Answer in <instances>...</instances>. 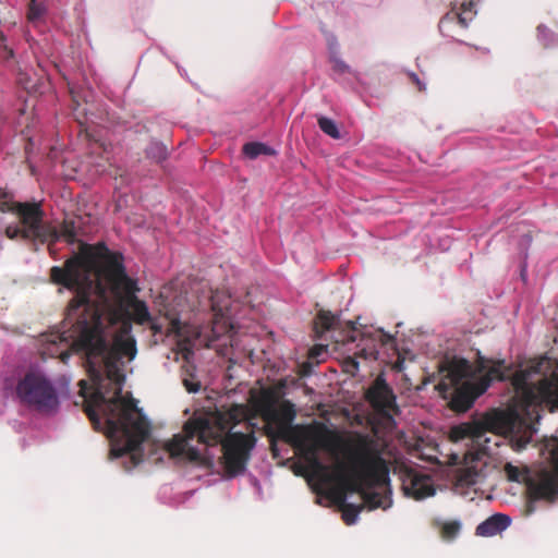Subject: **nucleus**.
<instances>
[{"label":"nucleus","mask_w":558,"mask_h":558,"mask_svg":"<svg viewBox=\"0 0 558 558\" xmlns=\"http://www.w3.org/2000/svg\"><path fill=\"white\" fill-rule=\"evenodd\" d=\"M16 399L29 409L53 414L60 407L61 392L54 383L40 372H29L15 388Z\"/></svg>","instance_id":"6e6552de"},{"label":"nucleus","mask_w":558,"mask_h":558,"mask_svg":"<svg viewBox=\"0 0 558 558\" xmlns=\"http://www.w3.org/2000/svg\"><path fill=\"white\" fill-rule=\"evenodd\" d=\"M403 490L415 500L432 497L436 493L432 478L424 474H409L403 481Z\"/></svg>","instance_id":"9b49d317"},{"label":"nucleus","mask_w":558,"mask_h":558,"mask_svg":"<svg viewBox=\"0 0 558 558\" xmlns=\"http://www.w3.org/2000/svg\"><path fill=\"white\" fill-rule=\"evenodd\" d=\"M51 278L75 295L61 327L41 336L45 353L54 354L59 345H66L85 354L92 385L81 380L82 395H92L95 409L88 414L97 426L102 424L97 411L102 415L110 458L122 459L131 471L144 460L146 442L147 457L154 462L168 457L204 469L205 473L191 478L206 486L243 474L256 439L253 430L234 432L231 420L243 416L244 408L197 414L171 439L149 441L150 422L129 392H122L128 365L137 354L130 315L140 324L150 319L147 305L135 298L136 281L126 275L122 256L99 258L84 252L64 268L53 267Z\"/></svg>","instance_id":"f257e3e1"},{"label":"nucleus","mask_w":558,"mask_h":558,"mask_svg":"<svg viewBox=\"0 0 558 558\" xmlns=\"http://www.w3.org/2000/svg\"><path fill=\"white\" fill-rule=\"evenodd\" d=\"M15 211L20 225H10L5 233L10 239L23 238L35 243H47L49 245L64 239L74 243L77 239L78 228L73 220H65L61 230L52 223L44 221V210L39 203H19Z\"/></svg>","instance_id":"39448f33"},{"label":"nucleus","mask_w":558,"mask_h":558,"mask_svg":"<svg viewBox=\"0 0 558 558\" xmlns=\"http://www.w3.org/2000/svg\"><path fill=\"white\" fill-rule=\"evenodd\" d=\"M318 323L325 331H332L331 337L336 342L354 343L361 335V339L355 345L357 349L356 353L367 360H377L380 347L392 342V337L381 329L359 332L355 323L351 320L347 322L345 325L341 327V330L338 331L336 327L340 325V319L330 312H322L318 315Z\"/></svg>","instance_id":"0eeeda50"},{"label":"nucleus","mask_w":558,"mask_h":558,"mask_svg":"<svg viewBox=\"0 0 558 558\" xmlns=\"http://www.w3.org/2000/svg\"><path fill=\"white\" fill-rule=\"evenodd\" d=\"M243 154L250 159H256L260 155H276V150L267 144L260 142H251L243 146Z\"/></svg>","instance_id":"a211bd4d"},{"label":"nucleus","mask_w":558,"mask_h":558,"mask_svg":"<svg viewBox=\"0 0 558 558\" xmlns=\"http://www.w3.org/2000/svg\"><path fill=\"white\" fill-rule=\"evenodd\" d=\"M187 329L189 327L182 325L179 320L172 322L171 331L179 337V343L182 349L190 353L195 340L199 337L201 333L199 331H193V336H189Z\"/></svg>","instance_id":"dca6fc26"},{"label":"nucleus","mask_w":558,"mask_h":558,"mask_svg":"<svg viewBox=\"0 0 558 558\" xmlns=\"http://www.w3.org/2000/svg\"><path fill=\"white\" fill-rule=\"evenodd\" d=\"M522 425V417L517 409L494 410L474 422L462 423L451 430L452 438L458 440L470 439L472 445L480 449H486L489 442L488 432L499 434H512Z\"/></svg>","instance_id":"423d86ee"},{"label":"nucleus","mask_w":558,"mask_h":558,"mask_svg":"<svg viewBox=\"0 0 558 558\" xmlns=\"http://www.w3.org/2000/svg\"><path fill=\"white\" fill-rule=\"evenodd\" d=\"M537 37L544 46L549 47L554 44L553 33L544 25L537 27Z\"/></svg>","instance_id":"4be33fe9"},{"label":"nucleus","mask_w":558,"mask_h":558,"mask_svg":"<svg viewBox=\"0 0 558 558\" xmlns=\"http://www.w3.org/2000/svg\"><path fill=\"white\" fill-rule=\"evenodd\" d=\"M318 125L325 134L335 140L340 138V131L335 120L322 116L318 118Z\"/></svg>","instance_id":"412c9836"},{"label":"nucleus","mask_w":558,"mask_h":558,"mask_svg":"<svg viewBox=\"0 0 558 558\" xmlns=\"http://www.w3.org/2000/svg\"><path fill=\"white\" fill-rule=\"evenodd\" d=\"M475 4L470 2H464L461 4V11L457 14L453 13H447L445 16L441 17L439 22V31L440 33L446 37H452L451 26L456 25V19H458V23L466 28L469 26V23L473 20V17L476 14V10L474 9Z\"/></svg>","instance_id":"ddd939ff"},{"label":"nucleus","mask_w":558,"mask_h":558,"mask_svg":"<svg viewBox=\"0 0 558 558\" xmlns=\"http://www.w3.org/2000/svg\"><path fill=\"white\" fill-rule=\"evenodd\" d=\"M196 492V488H186L183 482L165 484L158 490V500L171 507L184 505Z\"/></svg>","instance_id":"f8f14e48"},{"label":"nucleus","mask_w":558,"mask_h":558,"mask_svg":"<svg viewBox=\"0 0 558 558\" xmlns=\"http://www.w3.org/2000/svg\"><path fill=\"white\" fill-rule=\"evenodd\" d=\"M264 418L275 426L278 436L293 445L305 458L311 476L322 486L329 487L330 497L340 505L342 519L348 525L357 522L362 506L347 504L348 493L361 495L369 510H387L392 506L389 470L378 441L360 436L348 451V462L337 460L335 465L323 462L319 452L338 458L339 445L335 435L324 424L292 425L295 417L293 404L280 408L269 403L263 411Z\"/></svg>","instance_id":"f03ea898"},{"label":"nucleus","mask_w":558,"mask_h":558,"mask_svg":"<svg viewBox=\"0 0 558 558\" xmlns=\"http://www.w3.org/2000/svg\"><path fill=\"white\" fill-rule=\"evenodd\" d=\"M511 524V518L504 513H495L481 522L476 527V535L492 537L505 531Z\"/></svg>","instance_id":"4468645a"},{"label":"nucleus","mask_w":558,"mask_h":558,"mask_svg":"<svg viewBox=\"0 0 558 558\" xmlns=\"http://www.w3.org/2000/svg\"><path fill=\"white\" fill-rule=\"evenodd\" d=\"M253 483L258 488V490H260L259 482L255 477H253Z\"/></svg>","instance_id":"a878e982"},{"label":"nucleus","mask_w":558,"mask_h":558,"mask_svg":"<svg viewBox=\"0 0 558 558\" xmlns=\"http://www.w3.org/2000/svg\"><path fill=\"white\" fill-rule=\"evenodd\" d=\"M146 155L149 159L161 162L168 157V148L160 142H153L146 148Z\"/></svg>","instance_id":"aec40b11"},{"label":"nucleus","mask_w":558,"mask_h":558,"mask_svg":"<svg viewBox=\"0 0 558 558\" xmlns=\"http://www.w3.org/2000/svg\"><path fill=\"white\" fill-rule=\"evenodd\" d=\"M440 372L439 390L450 393L452 408L461 412L468 411L493 381L510 377L505 360L481 361L480 368L473 371L468 360L453 356L442 362Z\"/></svg>","instance_id":"7ed1b4c3"},{"label":"nucleus","mask_w":558,"mask_h":558,"mask_svg":"<svg viewBox=\"0 0 558 558\" xmlns=\"http://www.w3.org/2000/svg\"><path fill=\"white\" fill-rule=\"evenodd\" d=\"M542 363H543V362H541V363H539V365H538L537 367H535V368H534V372H535V373L541 372Z\"/></svg>","instance_id":"bb28decb"},{"label":"nucleus","mask_w":558,"mask_h":558,"mask_svg":"<svg viewBox=\"0 0 558 558\" xmlns=\"http://www.w3.org/2000/svg\"><path fill=\"white\" fill-rule=\"evenodd\" d=\"M435 526L440 530L442 538L447 541L454 539L462 530V522L460 519H445L436 517L434 519Z\"/></svg>","instance_id":"2eb2a0df"},{"label":"nucleus","mask_w":558,"mask_h":558,"mask_svg":"<svg viewBox=\"0 0 558 558\" xmlns=\"http://www.w3.org/2000/svg\"><path fill=\"white\" fill-rule=\"evenodd\" d=\"M412 77L416 82V84L418 85L420 89H425V84H423L420 81L418 76L415 73H412Z\"/></svg>","instance_id":"393cba45"},{"label":"nucleus","mask_w":558,"mask_h":558,"mask_svg":"<svg viewBox=\"0 0 558 558\" xmlns=\"http://www.w3.org/2000/svg\"><path fill=\"white\" fill-rule=\"evenodd\" d=\"M331 61L333 62V69L340 73L349 71V66L336 54H332Z\"/></svg>","instance_id":"5701e85b"},{"label":"nucleus","mask_w":558,"mask_h":558,"mask_svg":"<svg viewBox=\"0 0 558 558\" xmlns=\"http://www.w3.org/2000/svg\"><path fill=\"white\" fill-rule=\"evenodd\" d=\"M184 386L189 392H197L201 388L198 383H193L187 379L184 380Z\"/></svg>","instance_id":"b1692460"},{"label":"nucleus","mask_w":558,"mask_h":558,"mask_svg":"<svg viewBox=\"0 0 558 558\" xmlns=\"http://www.w3.org/2000/svg\"><path fill=\"white\" fill-rule=\"evenodd\" d=\"M47 13V7L44 3H38L36 0H31L27 11V20L35 26L44 22Z\"/></svg>","instance_id":"6ab92c4d"},{"label":"nucleus","mask_w":558,"mask_h":558,"mask_svg":"<svg viewBox=\"0 0 558 558\" xmlns=\"http://www.w3.org/2000/svg\"><path fill=\"white\" fill-rule=\"evenodd\" d=\"M210 302L214 313L211 330L215 338H220L233 329L231 298L225 292L217 291L211 295Z\"/></svg>","instance_id":"1a4fd4ad"},{"label":"nucleus","mask_w":558,"mask_h":558,"mask_svg":"<svg viewBox=\"0 0 558 558\" xmlns=\"http://www.w3.org/2000/svg\"><path fill=\"white\" fill-rule=\"evenodd\" d=\"M482 473L472 465H468L460 470L457 485L461 487H471L482 480Z\"/></svg>","instance_id":"f3484780"},{"label":"nucleus","mask_w":558,"mask_h":558,"mask_svg":"<svg viewBox=\"0 0 558 558\" xmlns=\"http://www.w3.org/2000/svg\"><path fill=\"white\" fill-rule=\"evenodd\" d=\"M513 384L521 405L529 415L538 407H546L551 412L558 411V375L541 380L537 386L521 383L517 375ZM505 473L512 482L529 481L530 495L534 499L554 501L558 496V452L555 470L542 471L534 480L529 477L527 470H521L511 463L505 465Z\"/></svg>","instance_id":"20e7f679"},{"label":"nucleus","mask_w":558,"mask_h":558,"mask_svg":"<svg viewBox=\"0 0 558 558\" xmlns=\"http://www.w3.org/2000/svg\"><path fill=\"white\" fill-rule=\"evenodd\" d=\"M367 400L378 412L386 414L396 407V396L384 376H378L366 392Z\"/></svg>","instance_id":"9d476101"},{"label":"nucleus","mask_w":558,"mask_h":558,"mask_svg":"<svg viewBox=\"0 0 558 558\" xmlns=\"http://www.w3.org/2000/svg\"><path fill=\"white\" fill-rule=\"evenodd\" d=\"M526 441H523V442H519L518 444V449H521L525 446Z\"/></svg>","instance_id":"cd10ccee"}]
</instances>
